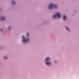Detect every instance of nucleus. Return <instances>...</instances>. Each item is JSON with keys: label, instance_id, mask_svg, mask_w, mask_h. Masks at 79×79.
<instances>
[{"label": "nucleus", "instance_id": "nucleus-1", "mask_svg": "<svg viewBox=\"0 0 79 79\" xmlns=\"http://www.w3.org/2000/svg\"><path fill=\"white\" fill-rule=\"evenodd\" d=\"M58 7V6L56 5H53L52 4H51L50 6H49V9H52L53 8H56Z\"/></svg>", "mask_w": 79, "mask_h": 79}, {"label": "nucleus", "instance_id": "nucleus-2", "mask_svg": "<svg viewBox=\"0 0 79 79\" xmlns=\"http://www.w3.org/2000/svg\"><path fill=\"white\" fill-rule=\"evenodd\" d=\"M61 17V15L59 13H56V15H54L53 16V18H56L57 17H58L59 18H60Z\"/></svg>", "mask_w": 79, "mask_h": 79}, {"label": "nucleus", "instance_id": "nucleus-3", "mask_svg": "<svg viewBox=\"0 0 79 79\" xmlns=\"http://www.w3.org/2000/svg\"><path fill=\"white\" fill-rule=\"evenodd\" d=\"M29 40L25 39V40H23V42L24 43H26Z\"/></svg>", "mask_w": 79, "mask_h": 79}, {"label": "nucleus", "instance_id": "nucleus-4", "mask_svg": "<svg viewBox=\"0 0 79 79\" xmlns=\"http://www.w3.org/2000/svg\"><path fill=\"white\" fill-rule=\"evenodd\" d=\"M46 63L47 65H50L51 64V63L49 62H46Z\"/></svg>", "mask_w": 79, "mask_h": 79}, {"label": "nucleus", "instance_id": "nucleus-5", "mask_svg": "<svg viewBox=\"0 0 79 79\" xmlns=\"http://www.w3.org/2000/svg\"><path fill=\"white\" fill-rule=\"evenodd\" d=\"M49 59H50V58L49 57L46 58V60H45L47 62V61L49 60Z\"/></svg>", "mask_w": 79, "mask_h": 79}, {"label": "nucleus", "instance_id": "nucleus-6", "mask_svg": "<svg viewBox=\"0 0 79 79\" xmlns=\"http://www.w3.org/2000/svg\"><path fill=\"white\" fill-rule=\"evenodd\" d=\"M66 18L67 17L65 15L64 16V17H63L64 19L65 20L66 19Z\"/></svg>", "mask_w": 79, "mask_h": 79}, {"label": "nucleus", "instance_id": "nucleus-7", "mask_svg": "<svg viewBox=\"0 0 79 79\" xmlns=\"http://www.w3.org/2000/svg\"><path fill=\"white\" fill-rule=\"evenodd\" d=\"M5 19V18L4 17H2L1 18V20H4Z\"/></svg>", "mask_w": 79, "mask_h": 79}, {"label": "nucleus", "instance_id": "nucleus-8", "mask_svg": "<svg viewBox=\"0 0 79 79\" xmlns=\"http://www.w3.org/2000/svg\"><path fill=\"white\" fill-rule=\"evenodd\" d=\"M66 29H67V30L68 31H69V28H68L67 27H66Z\"/></svg>", "mask_w": 79, "mask_h": 79}, {"label": "nucleus", "instance_id": "nucleus-9", "mask_svg": "<svg viewBox=\"0 0 79 79\" xmlns=\"http://www.w3.org/2000/svg\"><path fill=\"white\" fill-rule=\"evenodd\" d=\"M15 3V1H13L12 2V4H14Z\"/></svg>", "mask_w": 79, "mask_h": 79}, {"label": "nucleus", "instance_id": "nucleus-10", "mask_svg": "<svg viewBox=\"0 0 79 79\" xmlns=\"http://www.w3.org/2000/svg\"><path fill=\"white\" fill-rule=\"evenodd\" d=\"M10 29H11L10 27H9L8 28L9 30H10Z\"/></svg>", "mask_w": 79, "mask_h": 79}, {"label": "nucleus", "instance_id": "nucleus-11", "mask_svg": "<svg viewBox=\"0 0 79 79\" xmlns=\"http://www.w3.org/2000/svg\"><path fill=\"white\" fill-rule=\"evenodd\" d=\"M27 36H28V35H29V34L28 33H27Z\"/></svg>", "mask_w": 79, "mask_h": 79}, {"label": "nucleus", "instance_id": "nucleus-12", "mask_svg": "<svg viewBox=\"0 0 79 79\" xmlns=\"http://www.w3.org/2000/svg\"><path fill=\"white\" fill-rule=\"evenodd\" d=\"M22 38H24V36H22Z\"/></svg>", "mask_w": 79, "mask_h": 79}, {"label": "nucleus", "instance_id": "nucleus-13", "mask_svg": "<svg viewBox=\"0 0 79 79\" xmlns=\"http://www.w3.org/2000/svg\"><path fill=\"white\" fill-rule=\"evenodd\" d=\"M7 58V57H5V59H6Z\"/></svg>", "mask_w": 79, "mask_h": 79}, {"label": "nucleus", "instance_id": "nucleus-14", "mask_svg": "<svg viewBox=\"0 0 79 79\" xmlns=\"http://www.w3.org/2000/svg\"><path fill=\"white\" fill-rule=\"evenodd\" d=\"M56 62H57L56 61L55 62V63H56Z\"/></svg>", "mask_w": 79, "mask_h": 79}]
</instances>
